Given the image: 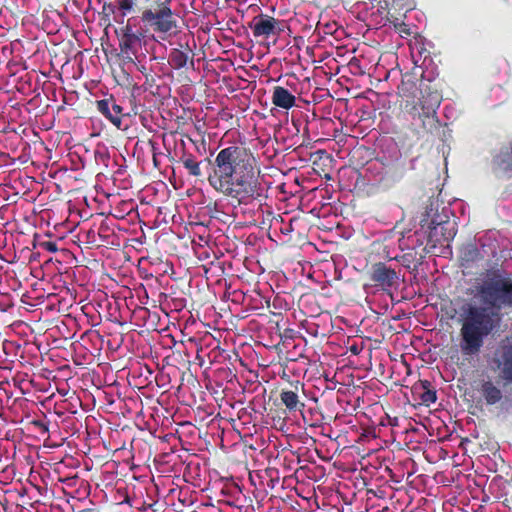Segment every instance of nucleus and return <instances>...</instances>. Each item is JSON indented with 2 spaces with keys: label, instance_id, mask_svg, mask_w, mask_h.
I'll use <instances>...</instances> for the list:
<instances>
[{
  "label": "nucleus",
  "instance_id": "nucleus-1",
  "mask_svg": "<svg viewBox=\"0 0 512 512\" xmlns=\"http://www.w3.org/2000/svg\"><path fill=\"white\" fill-rule=\"evenodd\" d=\"M481 305L465 302L460 307L459 322L462 355H478L485 339L500 326L503 314L501 310L512 307V280L495 275L477 287Z\"/></svg>",
  "mask_w": 512,
  "mask_h": 512
},
{
  "label": "nucleus",
  "instance_id": "nucleus-2",
  "mask_svg": "<svg viewBox=\"0 0 512 512\" xmlns=\"http://www.w3.org/2000/svg\"><path fill=\"white\" fill-rule=\"evenodd\" d=\"M212 165L207 180L217 193L234 200L239 206H247L266 197L264 178L249 149L238 145L223 148Z\"/></svg>",
  "mask_w": 512,
  "mask_h": 512
},
{
  "label": "nucleus",
  "instance_id": "nucleus-3",
  "mask_svg": "<svg viewBox=\"0 0 512 512\" xmlns=\"http://www.w3.org/2000/svg\"><path fill=\"white\" fill-rule=\"evenodd\" d=\"M401 104L414 121L418 120L425 133L438 130L440 122L437 109L442 101L438 86L422 75L419 85L411 78L404 77L398 86Z\"/></svg>",
  "mask_w": 512,
  "mask_h": 512
},
{
  "label": "nucleus",
  "instance_id": "nucleus-4",
  "mask_svg": "<svg viewBox=\"0 0 512 512\" xmlns=\"http://www.w3.org/2000/svg\"><path fill=\"white\" fill-rule=\"evenodd\" d=\"M171 3L172 0L152 1L140 16L145 28L158 35L161 40H166L179 32V23Z\"/></svg>",
  "mask_w": 512,
  "mask_h": 512
},
{
  "label": "nucleus",
  "instance_id": "nucleus-5",
  "mask_svg": "<svg viewBox=\"0 0 512 512\" xmlns=\"http://www.w3.org/2000/svg\"><path fill=\"white\" fill-rule=\"evenodd\" d=\"M120 52L128 63H134V58L142 49L144 34L140 29H134L129 19L117 32Z\"/></svg>",
  "mask_w": 512,
  "mask_h": 512
},
{
  "label": "nucleus",
  "instance_id": "nucleus-6",
  "mask_svg": "<svg viewBox=\"0 0 512 512\" xmlns=\"http://www.w3.org/2000/svg\"><path fill=\"white\" fill-rule=\"evenodd\" d=\"M255 38L269 39L279 37L285 30V21L268 14L260 13L252 18L248 24Z\"/></svg>",
  "mask_w": 512,
  "mask_h": 512
},
{
  "label": "nucleus",
  "instance_id": "nucleus-7",
  "mask_svg": "<svg viewBox=\"0 0 512 512\" xmlns=\"http://www.w3.org/2000/svg\"><path fill=\"white\" fill-rule=\"evenodd\" d=\"M369 279L374 286L382 290L397 288L400 280L399 273L388 266L386 263H374L369 271Z\"/></svg>",
  "mask_w": 512,
  "mask_h": 512
},
{
  "label": "nucleus",
  "instance_id": "nucleus-8",
  "mask_svg": "<svg viewBox=\"0 0 512 512\" xmlns=\"http://www.w3.org/2000/svg\"><path fill=\"white\" fill-rule=\"evenodd\" d=\"M96 108L107 120H109L116 128L121 129L122 118L127 116L124 109L119 105L116 99L110 95L107 98L97 100Z\"/></svg>",
  "mask_w": 512,
  "mask_h": 512
},
{
  "label": "nucleus",
  "instance_id": "nucleus-9",
  "mask_svg": "<svg viewBox=\"0 0 512 512\" xmlns=\"http://www.w3.org/2000/svg\"><path fill=\"white\" fill-rule=\"evenodd\" d=\"M457 230L455 224L450 221H431L430 237H437L436 242L442 244L443 242L449 243L455 237Z\"/></svg>",
  "mask_w": 512,
  "mask_h": 512
},
{
  "label": "nucleus",
  "instance_id": "nucleus-10",
  "mask_svg": "<svg viewBox=\"0 0 512 512\" xmlns=\"http://www.w3.org/2000/svg\"><path fill=\"white\" fill-rule=\"evenodd\" d=\"M188 62L191 66L194 65L193 53L188 45H186L185 50L173 48L170 51L168 63L173 69H182L187 66Z\"/></svg>",
  "mask_w": 512,
  "mask_h": 512
},
{
  "label": "nucleus",
  "instance_id": "nucleus-11",
  "mask_svg": "<svg viewBox=\"0 0 512 512\" xmlns=\"http://www.w3.org/2000/svg\"><path fill=\"white\" fill-rule=\"evenodd\" d=\"M272 103L279 108L289 110L296 104V97L288 89L282 86H275L272 90Z\"/></svg>",
  "mask_w": 512,
  "mask_h": 512
},
{
  "label": "nucleus",
  "instance_id": "nucleus-12",
  "mask_svg": "<svg viewBox=\"0 0 512 512\" xmlns=\"http://www.w3.org/2000/svg\"><path fill=\"white\" fill-rule=\"evenodd\" d=\"M413 390L419 395L422 404L426 406H430L437 400V392L429 380H419Z\"/></svg>",
  "mask_w": 512,
  "mask_h": 512
},
{
  "label": "nucleus",
  "instance_id": "nucleus-13",
  "mask_svg": "<svg viewBox=\"0 0 512 512\" xmlns=\"http://www.w3.org/2000/svg\"><path fill=\"white\" fill-rule=\"evenodd\" d=\"M297 391L298 386L296 385L295 390L282 389L280 392V400L289 412L301 410L305 406V404L300 401Z\"/></svg>",
  "mask_w": 512,
  "mask_h": 512
},
{
  "label": "nucleus",
  "instance_id": "nucleus-14",
  "mask_svg": "<svg viewBox=\"0 0 512 512\" xmlns=\"http://www.w3.org/2000/svg\"><path fill=\"white\" fill-rule=\"evenodd\" d=\"M179 162L188 171L189 175L197 178L202 176V170L200 168L201 161H197L193 154L183 151Z\"/></svg>",
  "mask_w": 512,
  "mask_h": 512
},
{
  "label": "nucleus",
  "instance_id": "nucleus-15",
  "mask_svg": "<svg viewBox=\"0 0 512 512\" xmlns=\"http://www.w3.org/2000/svg\"><path fill=\"white\" fill-rule=\"evenodd\" d=\"M481 394L488 405H494L502 399L501 390L491 381L482 383Z\"/></svg>",
  "mask_w": 512,
  "mask_h": 512
},
{
  "label": "nucleus",
  "instance_id": "nucleus-16",
  "mask_svg": "<svg viewBox=\"0 0 512 512\" xmlns=\"http://www.w3.org/2000/svg\"><path fill=\"white\" fill-rule=\"evenodd\" d=\"M496 165L504 172H512V142L509 146L501 149L494 158Z\"/></svg>",
  "mask_w": 512,
  "mask_h": 512
},
{
  "label": "nucleus",
  "instance_id": "nucleus-17",
  "mask_svg": "<svg viewBox=\"0 0 512 512\" xmlns=\"http://www.w3.org/2000/svg\"><path fill=\"white\" fill-rule=\"evenodd\" d=\"M501 374L504 380L512 382V345L508 346L502 353Z\"/></svg>",
  "mask_w": 512,
  "mask_h": 512
},
{
  "label": "nucleus",
  "instance_id": "nucleus-18",
  "mask_svg": "<svg viewBox=\"0 0 512 512\" xmlns=\"http://www.w3.org/2000/svg\"><path fill=\"white\" fill-rule=\"evenodd\" d=\"M117 9L122 18L135 11L136 0H116Z\"/></svg>",
  "mask_w": 512,
  "mask_h": 512
},
{
  "label": "nucleus",
  "instance_id": "nucleus-19",
  "mask_svg": "<svg viewBox=\"0 0 512 512\" xmlns=\"http://www.w3.org/2000/svg\"><path fill=\"white\" fill-rule=\"evenodd\" d=\"M391 18H388L389 22L394 26L395 30L399 32L401 35L405 34L407 36L411 35V30L409 25L405 24L401 19L398 17L391 16Z\"/></svg>",
  "mask_w": 512,
  "mask_h": 512
},
{
  "label": "nucleus",
  "instance_id": "nucleus-20",
  "mask_svg": "<svg viewBox=\"0 0 512 512\" xmlns=\"http://www.w3.org/2000/svg\"><path fill=\"white\" fill-rule=\"evenodd\" d=\"M206 357L208 358L209 363H212L211 352H206V348H204L202 345L197 347L196 360L198 361V364L200 366H203L205 364Z\"/></svg>",
  "mask_w": 512,
  "mask_h": 512
},
{
  "label": "nucleus",
  "instance_id": "nucleus-21",
  "mask_svg": "<svg viewBox=\"0 0 512 512\" xmlns=\"http://www.w3.org/2000/svg\"><path fill=\"white\" fill-rule=\"evenodd\" d=\"M394 259L400 262L404 267L411 268V265L414 263L415 260V253H405L401 256H396Z\"/></svg>",
  "mask_w": 512,
  "mask_h": 512
},
{
  "label": "nucleus",
  "instance_id": "nucleus-22",
  "mask_svg": "<svg viewBox=\"0 0 512 512\" xmlns=\"http://www.w3.org/2000/svg\"><path fill=\"white\" fill-rule=\"evenodd\" d=\"M479 254L478 249L474 245H469L463 252V259L467 261H474Z\"/></svg>",
  "mask_w": 512,
  "mask_h": 512
},
{
  "label": "nucleus",
  "instance_id": "nucleus-23",
  "mask_svg": "<svg viewBox=\"0 0 512 512\" xmlns=\"http://www.w3.org/2000/svg\"><path fill=\"white\" fill-rule=\"evenodd\" d=\"M393 4L397 5L400 9L411 10L414 5V0H392Z\"/></svg>",
  "mask_w": 512,
  "mask_h": 512
},
{
  "label": "nucleus",
  "instance_id": "nucleus-24",
  "mask_svg": "<svg viewBox=\"0 0 512 512\" xmlns=\"http://www.w3.org/2000/svg\"><path fill=\"white\" fill-rule=\"evenodd\" d=\"M40 245L44 250L48 252L54 253L58 250L57 243L54 241H44Z\"/></svg>",
  "mask_w": 512,
  "mask_h": 512
},
{
  "label": "nucleus",
  "instance_id": "nucleus-25",
  "mask_svg": "<svg viewBox=\"0 0 512 512\" xmlns=\"http://www.w3.org/2000/svg\"><path fill=\"white\" fill-rule=\"evenodd\" d=\"M137 70H138L141 74H143V75L145 76V78H146V82H148V81H149V76H150V74H149V72H148L147 67H146L145 65H143V64H141V65H137Z\"/></svg>",
  "mask_w": 512,
  "mask_h": 512
},
{
  "label": "nucleus",
  "instance_id": "nucleus-26",
  "mask_svg": "<svg viewBox=\"0 0 512 512\" xmlns=\"http://www.w3.org/2000/svg\"><path fill=\"white\" fill-rule=\"evenodd\" d=\"M92 234H94V231H93V230H90V231L88 232V235H92Z\"/></svg>",
  "mask_w": 512,
  "mask_h": 512
},
{
  "label": "nucleus",
  "instance_id": "nucleus-27",
  "mask_svg": "<svg viewBox=\"0 0 512 512\" xmlns=\"http://www.w3.org/2000/svg\"><path fill=\"white\" fill-rule=\"evenodd\" d=\"M209 346H211V343L206 344L205 348L207 349V347H209Z\"/></svg>",
  "mask_w": 512,
  "mask_h": 512
},
{
  "label": "nucleus",
  "instance_id": "nucleus-28",
  "mask_svg": "<svg viewBox=\"0 0 512 512\" xmlns=\"http://www.w3.org/2000/svg\"><path fill=\"white\" fill-rule=\"evenodd\" d=\"M209 346H211V343L206 344L205 348L207 349V347H209Z\"/></svg>",
  "mask_w": 512,
  "mask_h": 512
}]
</instances>
